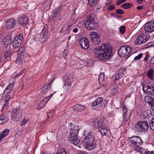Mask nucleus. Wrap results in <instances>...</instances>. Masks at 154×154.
I'll list each match as a JSON object with an SVG mask.
<instances>
[{
  "label": "nucleus",
  "mask_w": 154,
  "mask_h": 154,
  "mask_svg": "<svg viewBox=\"0 0 154 154\" xmlns=\"http://www.w3.org/2000/svg\"><path fill=\"white\" fill-rule=\"evenodd\" d=\"M84 23L86 28L88 30H90L95 29L98 26L96 18L92 14H90L89 16H88Z\"/></svg>",
  "instance_id": "nucleus-3"
},
{
  "label": "nucleus",
  "mask_w": 154,
  "mask_h": 154,
  "mask_svg": "<svg viewBox=\"0 0 154 154\" xmlns=\"http://www.w3.org/2000/svg\"><path fill=\"white\" fill-rule=\"evenodd\" d=\"M73 81V78L72 75H69L67 76L65 82H66V83H69L70 84H72Z\"/></svg>",
  "instance_id": "nucleus-30"
},
{
  "label": "nucleus",
  "mask_w": 154,
  "mask_h": 154,
  "mask_svg": "<svg viewBox=\"0 0 154 154\" xmlns=\"http://www.w3.org/2000/svg\"><path fill=\"white\" fill-rule=\"evenodd\" d=\"M57 16V13H56L54 11L51 16L49 17V20H52Z\"/></svg>",
  "instance_id": "nucleus-42"
},
{
  "label": "nucleus",
  "mask_w": 154,
  "mask_h": 154,
  "mask_svg": "<svg viewBox=\"0 0 154 154\" xmlns=\"http://www.w3.org/2000/svg\"><path fill=\"white\" fill-rule=\"evenodd\" d=\"M14 87L13 83H11L9 84L5 88L3 94V97H5L6 95L10 93Z\"/></svg>",
  "instance_id": "nucleus-17"
},
{
  "label": "nucleus",
  "mask_w": 154,
  "mask_h": 154,
  "mask_svg": "<svg viewBox=\"0 0 154 154\" xmlns=\"http://www.w3.org/2000/svg\"><path fill=\"white\" fill-rule=\"evenodd\" d=\"M48 32L46 30V29L45 28H43L40 34L42 38L43 39L44 38V39H43V42L45 41L47 39L48 37Z\"/></svg>",
  "instance_id": "nucleus-20"
},
{
  "label": "nucleus",
  "mask_w": 154,
  "mask_h": 154,
  "mask_svg": "<svg viewBox=\"0 0 154 154\" xmlns=\"http://www.w3.org/2000/svg\"><path fill=\"white\" fill-rule=\"evenodd\" d=\"M145 30L147 32H151L154 31V20L148 22L145 25Z\"/></svg>",
  "instance_id": "nucleus-12"
},
{
  "label": "nucleus",
  "mask_w": 154,
  "mask_h": 154,
  "mask_svg": "<svg viewBox=\"0 0 154 154\" xmlns=\"http://www.w3.org/2000/svg\"><path fill=\"white\" fill-rule=\"evenodd\" d=\"M123 76V74L119 71H118L115 75V80H118L121 77Z\"/></svg>",
  "instance_id": "nucleus-31"
},
{
  "label": "nucleus",
  "mask_w": 154,
  "mask_h": 154,
  "mask_svg": "<svg viewBox=\"0 0 154 154\" xmlns=\"http://www.w3.org/2000/svg\"><path fill=\"white\" fill-rule=\"evenodd\" d=\"M126 0H119L117 1L116 3L117 5H119L122 3L126 1Z\"/></svg>",
  "instance_id": "nucleus-52"
},
{
  "label": "nucleus",
  "mask_w": 154,
  "mask_h": 154,
  "mask_svg": "<svg viewBox=\"0 0 154 154\" xmlns=\"http://www.w3.org/2000/svg\"><path fill=\"white\" fill-rule=\"evenodd\" d=\"M56 154H66V152L65 149L64 148H63L60 151L57 152Z\"/></svg>",
  "instance_id": "nucleus-43"
},
{
  "label": "nucleus",
  "mask_w": 154,
  "mask_h": 154,
  "mask_svg": "<svg viewBox=\"0 0 154 154\" xmlns=\"http://www.w3.org/2000/svg\"><path fill=\"white\" fill-rule=\"evenodd\" d=\"M149 57V54H146V55L145 56V57L144 58V60H145V61L146 60L148 59Z\"/></svg>",
  "instance_id": "nucleus-57"
},
{
  "label": "nucleus",
  "mask_w": 154,
  "mask_h": 154,
  "mask_svg": "<svg viewBox=\"0 0 154 154\" xmlns=\"http://www.w3.org/2000/svg\"><path fill=\"white\" fill-rule=\"evenodd\" d=\"M44 38H43V39ZM34 39L35 41L36 42H43V40L42 38L40 35H37L35 36L34 37Z\"/></svg>",
  "instance_id": "nucleus-33"
},
{
  "label": "nucleus",
  "mask_w": 154,
  "mask_h": 154,
  "mask_svg": "<svg viewBox=\"0 0 154 154\" xmlns=\"http://www.w3.org/2000/svg\"><path fill=\"white\" fill-rule=\"evenodd\" d=\"M104 78V75L103 74H100L99 77V80L101 79V80H102Z\"/></svg>",
  "instance_id": "nucleus-54"
},
{
  "label": "nucleus",
  "mask_w": 154,
  "mask_h": 154,
  "mask_svg": "<svg viewBox=\"0 0 154 154\" xmlns=\"http://www.w3.org/2000/svg\"><path fill=\"white\" fill-rule=\"evenodd\" d=\"M51 88V86L49 84H46L42 88L41 90V93L42 94H47L49 89Z\"/></svg>",
  "instance_id": "nucleus-22"
},
{
  "label": "nucleus",
  "mask_w": 154,
  "mask_h": 154,
  "mask_svg": "<svg viewBox=\"0 0 154 154\" xmlns=\"http://www.w3.org/2000/svg\"><path fill=\"white\" fill-rule=\"evenodd\" d=\"M28 18L27 17L23 15L19 17L18 19V23L21 25L26 26L28 23Z\"/></svg>",
  "instance_id": "nucleus-16"
},
{
  "label": "nucleus",
  "mask_w": 154,
  "mask_h": 154,
  "mask_svg": "<svg viewBox=\"0 0 154 154\" xmlns=\"http://www.w3.org/2000/svg\"><path fill=\"white\" fill-rule=\"evenodd\" d=\"M153 88H154V85L153 86ZM151 91V94L150 95H154V89H152V91Z\"/></svg>",
  "instance_id": "nucleus-60"
},
{
  "label": "nucleus",
  "mask_w": 154,
  "mask_h": 154,
  "mask_svg": "<svg viewBox=\"0 0 154 154\" xmlns=\"http://www.w3.org/2000/svg\"><path fill=\"white\" fill-rule=\"evenodd\" d=\"M143 54L141 53L139 54L137 56H136L134 58V60H139L142 57Z\"/></svg>",
  "instance_id": "nucleus-46"
},
{
  "label": "nucleus",
  "mask_w": 154,
  "mask_h": 154,
  "mask_svg": "<svg viewBox=\"0 0 154 154\" xmlns=\"http://www.w3.org/2000/svg\"><path fill=\"white\" fill-rule=\"evenodd\" d=\"M79 128L78 126H75L71 128L70 131L69 140L70 142L75 145H77L80 141L77 137Z\"/></svg>",
  "instance_id": "nucleus-5"
},
{
  "label": "nucleus",
  "mask_w": 154,
  "mask_h": 154,
  "mask_svg": "<svg viewBox=\"0 0 154 154\" xmlns=\"http://www.w3.org/2000/svg\"><path fill=\"white\" fill-rule=\"evenodd\" d=\"M132 50V48L131 47L124 45L120 47L118 52L120 56L123 57L128 55Z\"/></svg>",
  "instance_id": "nucleus-8"
},
{
  "label": "nucleus",
  "mask_w": 154,
  "mask_h": 154,
  "mask_svg": "<svg viewBox=\"0 0 154 154\" xmlns=\"http://www.w3.org/2000/svg\"><path fill=\"white\" fill-rule=\"evenodd\" d=\"M149 38L145 35L143 33H141L140 34L136 39L135 44L136 45H141L146 42L148 40Z\"/></svg>",
  "instance_id": "nucleus-11"
},
{
  "label": "nucleus",
  "mask_w": 154,
  "mask_h": 154,
  "mask_svg": "<svg viewBox=\"0 0 154 154\" xmlns=\"http://www.w3.org/2000/svg\"><path fill=\"white\" fill-rule=\"evenodd\" d=\"M72 31L76 33L78 32V29L76 28H75L73 29Z\"/></svg>",
  "instance_id": "nucleus-59"
},
{
  "label": "nucleus",
  "mask_w": 154,
  "mask_h": 154,
  "mask_svg": "<svg viewBox=\"0 0 154 154\" xmlns=\"http://www.w3.org/2000/svg\"><path fill=\"white\" fill-rule=\"evenodd\" d=\"M149 88V86L148 85H143L142 86L143 91L146 93V92Z\"/></svg>",
  "instance_id": "nucleus-40"
},
{
  "label": "nucleus",
  "mask_w": 154,
  "mask_h": 154,
  "mask_svg": "<svg viewBox=\"0 0 154 154\" xmlns=\"http://www.w3.org/2000/svg\"><path fill=\"white\" fill-rule=\"evenodd\" d=\"M10 97L11 96L9 95H8L5 98L4 101L5 102V103L1 110L2 111L5 110L7 108V107L8 106L9 104L8 102Z\"/></svg>",
  "instance_id": "nucleus-19"
},
{
  "label": "nucleus",
  "mask_w": 154,
  "mask_h": 154,
  "mask_svg": "<svg viewBox=\"0 0 154 154\" xmlns=\"http://www.w3.org/2000/svg\"><path fill=\"white\" fill-rule=\"evenodd\" d=\"M61 11V9L60 8H57L54 11L56 13H57V14L58 15V14Z\"/></svg>",
  "instance_id": "nucleus-53"
},
{
  "label": "nucleus",
  "mask_w": 154,
  "mask_h": 154,
  "mask_svg": "<svg viewBox=\"0 0 154 154\" xmlns=\"http://www.w3.org/2000/svg\"><path fill=\"white\" fill-rule=\"evenodd\" d=\"M122 108L123 109V114H127L128 113H130L128 110V109L126 108L125 104L122 105Z\"/></svg>",
  "instance_id": "nucleus-38"
},
{
  "label": "nucleus",
  "mask_w": 154,
  "mask_h": 154,
  "mask_svg": "<svg viewBox=\"0 0 154 154\" xmlns=\"http://www.w3.org/2000/svg\"><path fill=\"white\" fill-rule=\"evenodd\" d=\"M94 128H98L99 131L102 135H106L108 133L106 125L104 122L103 119H97L94 122L93 124Z\"/></svg>",
  "instance_id": "nucleus-4"
},
{
  "label": "nucleus",
  "mask_w": 154,
  "mask_h": 154,
  "mask_svg": "<svg viewBox=\"0 0 154 154\" xmlns=\"http://www.w3.org/2000/svg\"><path fill=\"white\" fill-rule=\"evenodd\" d=\"M151 129L152 130H154V118L152 120L151 123L150 124Z\"/></svg>",
  "instance_id": "nucleus-47"
},
{
  "label": "nucleus",
  "mask_w": 154,
  "mask_h": 154,
  "mask_svg": "<svg viewBox=\"0 0 154 154\" xmlns=\"http://www.w3.org/2000/svg\"><path fill=\"white\" fill-rule=\"evenodd\" d=\"M6 26L8 29H11L15 26L17 21L13 18L9 19L5 21Z\"/></svg>",
  "instance_id": "nucleus-15"
},
{
  "label": "nucleus",
  "mask_w": 154,
  "mask_h": 154,
  "mask_svg": "<svg viewBox=\"0 0 154 154\" xmlns=\"http://www.w3.org/2000/svg\"><path fill=\"white\" fill-rule=\"evenodd\" d=\"M144 100L146 103H148L149 105L150 104L151 106L153 103H154V99L149 96H147L145 97Z\"/></svg>",
  "instance_id": "nucleus-21"
},
{
  "label": "nucleus",
  "mask_w": 154,
  "mask_h": 154,
  "mask_svg": "<svg viewBox=\"0 0 154 154\" xmlns=\"http://www.w3.org/2000/svg\"><path fill=\"white\" fill-rule=\"evenodd\" d=\"M85 109V106L80 104H76L72 107V110L76 111H79Z\"/></svg>",
  "instance_id": "nucleus-23"
},
{
  "label": "nucleus",
  "mask_w": 154,
  "mask_h": 154,
  "mask_svg": "<svg viewBox=\"0 0 154 154\" xmlns=\"http://www.w3.org/2000/svg\"><path fill=\"white\" fill-rule=\"evenodd\" d=\"M95 138L93 133L90 132L84 138L85 147L88 150H91L95 149L97 146V144L95 142Z\"/></svg>",
  "instance_id": "nucleus-2"
},
{
  "label": "nucleus",
  "mask_w": 154,
  "mask_h": 154,
  "mask_svg": "<svg viewBox=\"0 0 154 154\" xmlns=\"http://www.w3.org/2000/svg\"><path fill=\"white\" fill-rule=\"evenodd\" d=\"M132 4L129 3H125L121 5V8L125 9H128L132 7Z\"/></svg>",
  "instance_id": "nucleus-28"
},
{
  "label": "nucleus",
  "mask_w": 154,
  "mask_h": 154,
  "mask_svg": "<svg viewBox=\"0 0 154 154\" xmlns=\"http://www.w3.org/2000/svg\"><path fill=\"white\" fill-rule=\"evenodd\" d=\"M140 149L139 150H136L137 151L139 152L141 154H147V152H146V151L143 149L142 148L140 147Z\"/></svg>",
  "instance_id": "nucleus-48"
},
{
  "label": "nucleus",
  "mask_w": 154,
  "mask_h": 154,
  "mask_svg": "<svg viewBox=\"0 0 154 154\" xmlns=\"http://www.w3.org/2000/svg\"><path fill=\"white\" fill-rule=\"evenodd\" d=\"M125 26H122L120 27L119 31L121 34H123L125 33Z\"/></svg>",
  "instance_id": "nucleus-37"
},
{
  "label": "nucleus",
  "mask_w": 154,
  "mask_h": 154,
  "mask_svg": "<svg viewBox=\"0 0 154 154\" xmlns=\"http://www.w3.org/2000/svg\"><path fill=\"white\" fill-rule=\"evenodd\" d=\"M20 110L21 109L19 107H17L13 109L12 116L15 122L19 121L22 117V115Z\"/></svg>",
  "instance_id": "nucleus-9"
},
{
  "label": "nucleus",
  "mask_w": 154,
  "mask_h": 154,
  "mask_svg": "<svg viewBox=\"0 0 154 154\" xmlns=\"http://www.w3.org/2000/svg\"><path fill=\"white\" fill-rule=\"evenodd\" d=\"M103 100V98L102 97H99L97 98V99L94 101L92 103L91 106L94 107L97 105L100 104Z\"/></svg>",
  "instance_id": "nucleus-26"
},
{
  "label": "nucleus",
  "mask_w": 154,
  "mask_h": 154,
  "mask_svg": "<svg viewBox=\"0 0 154 154\" xmlns=\"http://www.w3.org/2000/svg\"><path fill=\"white\" fill-rule=\"evenodd\" d=\"M71 84H70L69 83H66L65 82V84L64 85V87L66 89V91L69 90L71 86Z\"/></svg>",
  "instance_id": "nucleus-45"
},
{
  "label": "nucleus",
  "mask_w": 154,
  "mask_h": 154,
  "mask_svg": "<svg viewBox=\"0 0 154 154\" xmlns=\"http://www.w3.org/2000/svg\"><path fill=\"white\" fill-rule=\"evenodd\" d=\"M154 70L153 69H150L148 71L147 73V76L150 79H152V76L154 75Z\"/></svg>",
  "instance_id": "nucleus-32"
},
{
  "label": "nucleus",
  "mask_w": 154,
  "mask_h": 154,
  "mask_svg": "<svg viewBox=\"0 0 154 154\" xmlns=\"http://www.w3.org/2000/svg\"><path fill=\"white\" fill-rule=\"evenodd\" d=\"M143 6H138L137 7V10H140L142 9Z\"/></svg>",
  "instance_id": "nucleus-61"
},
{
  "label": "nucleus",
  "mask_w": 154,
  "mask_h": 154,
  "mask_svg": "<svg viewBox=\"0 0 154 154\" xmlns=\"http://www.w3.org/2000/svg\"><path fill=\"white\" fill-rule=\"evenodd\" d=\"M23 35L20 34L19 36L14 37L12 42V45L13 48H17L20 46L23 39Z\"/></svg>",
  "instance_id": "nucleus-10"
},
{
  "label": "nucleus",
  "mask_w": 154,
  "mask_h": 154,
  "mask_svg": "<svg viewBox=\"0 0 154 154\" xmlns=\"http://www.w3.org/2000/svg\"><path fill=\"white\" fill-rule=\"evenodd\" d=\"M26 70L25 69H23L18 74H17L15 76V78H16L18 77L20 75H21Z\"/></svg>",
  "instance_id": "nucleus-49"
},
{
  "label": "nucleus",
  "mask_w": 154,
  "mask_h": 154,
  "mask_svg": "<svg viewBox=\"0 0 154 154\" xmlns=\"http://www.w3.org/2000/svg\"><path fill=\"white\" fill-rule=\"evenodd\" d=\"M152 89H154V88H153V86H149V88H148L147 91L146 93H147L148 94H151V91Z\"/></svg>",
  "instance_id": "nucleus-50"
},
{
  "label": "nucleus",
  "mask_w": 154,
  "mask_h": 154,
  "mask_svg": "<svg viewBox=\"0 0 154 154\" xmlns=\"http://www.w3.org/2000/svg\"><path fill=\"white\" fill-rule=\"evenodd\" d=\"M27 122V121L26 119L25 118H24L20 123V125L21 126H23L26 124Z\"/></svg>",
  "instance_id": "nucleus-51"
},
{
  "label": "nucleus",
  "mask_w": 154,
  "mask_h": 154,
  "mask_svg": "<svg viewBox=\"0 0 154 154\" xmlns=\"http://www.w3.org/2000/svg\"><path fill=\"white\" fill-rule=\"evenodd\" d=\"M151 107L152 110L154 111V103H153L152 105L151 106Z\"/></svg>",
  "instance_id": "nucleus-64"
},
{
  "label": "nucleus",
  "mask_w": 154,
  "mask_h": 154,
  "mask_svg": "<svg viewBox=\"0 0 154 154\" xmlns=\"http://www.w3.org/2000/svg\"><path fill=\"white\" fill-rule=\"evenodd\" d=\"M91 39L94 43L95 44H98L100 42V38L98 34L95 32H91Z\"/></svg>",
  "instance_id": "nucleus-13"
},
{
  "label": "nucleus",
  "mask_w": 154,
  "mask_h": 154,
  "mask_svg": "<svg viewBox=\"0 0 154 154\" xmlns=\"http://www.w3.org/2000/svg\"><path fill=\"white\" fill-rule=\"evenodd\" d=\"M112 48L109 43H103L101 46L92 49L98 59L101 61L108 59L112 56Z\"/></svg>",
  "instance_id": "nucleus-1"
},
{
  "label": "nucleus",
  "mask_w": 154,
  "mask_h": 154,
  "mask_svg": "<svg viewBox=\"0 0 154 154\" xmlns=\"http://www.w3.org/2000/svg\"><path fill=\"white\" fill-rule=\"evenodd\" d=\"M130 113H128L127 114H123V117L124 119V123L126 124L127 123L130 118Z\"/></svg>",
  "instance_id": "nucleus-29"
},
{
  "label": "nucleus",
  "mask_w": 154,
  "mask_h": 154,
  "mask_svg": "<svg viewBox=\"0 0 154 154\" xmlns=\"http://www.w3.org/2000/svg\"><path fill=\"white\" fill-rule=\"evenodd\" d=\"M149 127L148 123L145 121H138L135 125L136 130L139 132H145L148 130Z\"/></svg>",
  "instance_id": "nucleus-7"
},
{
  "label": "nucleus",
  "mask_w": 154,
  "mask_h": 154,
  "mask_svg": "<svg viewBox=\"0 0 154 154\" xmlns=\"http://www.w3.org/2000/svg\"><path fill=\"white\" fill-rule=\"evenodd\" d=\"M143 0H137V3L141 4L143 2Z\"/></svg>",
  "instance_id": "nucleus-62"
},
{
  "label": "nucleus",
  "mask_w": 154,
  "mask_h": 154,
  "mask_svg": "<svg viewBox=\"0 0 154 154\" xmlns=\"http://www.w3.org/2000/svg\"><path fill=\"white\" fill-rule=\"evenodd\" d=\"M150 64H154V56L150 60Z\"/></svg>",
  "instance_id": "nucleus-55"
},
{
  "label": "nucleus",
  "mask_w": 154,
  "mask_h": 154,
  "mask_svg": "<svg viewBox=\"0 0 154 154\" xmlns=\"http://www.w3.org/2000/svg\"><path fill=\"white\" fill-rule=\"evenodd\" d=\"M72 26V25H69V26H68L67 27V26H66V25H64L63 27V28H62V29H64L65 28H68V29L69 28H70V26Z\"/></svg>",
  "instance_id": "nucleus-58"
},
{
  "label": "nucleus",
  "mask_w": 154,
  "mask_h": 154,
  "mask_svg": "<svg viewBox=\"0 0 154 154\" xmlns=\"http://www.w3.org/2000/svg\"><path fill=\"white\" fill-rule=\"evenodd\" d=\"M45 104L46 103H45V101H43V100H42L39 103L38 105V109H41L43 108L44 107Z\"/></svg>",
  "instance_id": "nucleus-36"
},
{
  "label": "nucleus",
  "mask_w": 154,
  "mask_h": 154,
  "mask_svg": "<svg viewBox=\"0 0 154 154\" xmlns=\"http://www.w3.org/2000/svg\"><path fill=\"white\" fill-rule=\"evenodd\" d=\"M115 9V7L113 5H110L108 6L107 8V10L109 11H112Z\"/></svg>",
  "instance_id": "nucleus-39"
},
{
  "label": "nucleus",
  "mask_w": 154,
  "mask_h": 154,
  "mask_svg": "<svg viewBox=\"0 0 154 154\" xmlns=\"http://www.w3.org/2000/svg\"><path fill=\"white\" fill-rule=\"evenodd\" d=\"M25 52L24 50V48L23 47H20L18 50V52L17 53V55L20 56H24L25 55Z\"/></svg>",
  "instance_id": "nucleus-27"
},
{
  "label": "nucleus",
  "mask_w": 154,
  "mask_h": 154,
  "mask_svg": "<svg viewBox=\"0 0 154 154\" xmlns=\"http://www.w3.org/2000/svg\"><path fill=\"white\" fill-rule=\"evenodd\" d=\"M116 12L117 14H123L124 13V11L120 9H116Z\"/></svg>",
  "instance_id": "nucleus-44"
},
{
  "label": "nucleus",
  "mask_w": 154,
  "mask_h": 154,
  "mask_svg": "<svg viewBox=\"0 0 154 154\" xmlns=\"http://www.w3.org/2000/svg\"><path fill=\"white\" fill-rule=\"evenodd\" d=\"M98 0H88V4L91 7H93L97 4Z\"/></svg>",
  "instance_id": "nucleus-34"
},
{
  "label": "nucleus",
  "mask_w": 154,
  "mask_h": 154,
  "mask_svg": "<svg viewBox=\"0 0 154 154\" xmlns=\"http://www.w3.org/2000/svg\"><path fill=\"white\" fill-rule=\"evenodd\" d=\"M148 112H149V110L147 111H145L143 112L141 115L140 118L141 120L146 119L144 120L146 121V119H148L149 117V116Z\"/></svg>",
  "instance_id": "nucleus-25"
},
{
  "label": "nucleus",
  "mask_w": 154,
  "mask_h": 154,
  "mask_svg": "<svg viewBox=\"0 0 154 154\" xmlns=\"http://www.w3.org/2000/svg\"><path fill=\"white\" fill-rule=\"evenodd\" d=\"M9 131L10 130L9 129H5L0 133V142L8 134Z\"/></svg>",
  "instance_id": "nucleus-24"
},
{
  "label": "nucleus",
  "mask_w": 154,
  "mask_h": 154,
  "mask_svg": "<svg viewBox=\"0 0 154 154\" xmlns=\"http://www.w3.org/2000/svg\"><path fill=\"white\" fill-rule=\"evenodd\" d=\"M53 94H51L49 96L45 98L43 100V101H45V103H46L51 98L53 95Z\"/></svg>",
  "instance_id": "nucleus-41"
},
{
  "label": "nucleus",
  "mask_w": 154,
  "mask_h": 154,
  "mask_svg": "<svg viewBox=\"0 0 154 154\" xmlns=\"http://www.w3.org/2000/svg\"><path fill=\"white\" fill-rule=\"evenodd\" d=\"M5 57L8 60L10 58L11 52L10 51H5L4 53Z\"/></svg>",
  "instance_id": "nucleus-35"
},
{
  "label": "nucleus",
  "mask_w": 154,
  "mask_h": 154,
  "mask_svg": "<svg viewBox=\"0 0 154 154\" xmlns=\"http://www.w3.org/2000/svg\"><path fill=\"white\" fill-rule=\"evenodd\" d=\"M88 41L86 38H82L79 42L80 45L81 47L84 49H88L89 47Z\"/></svg>",
  "instance_id": "nucleus-14"
},
{
  "label": "nucleus",
  "mask_w": 154,
  "mask_h": 154,
  "mask_svg": "<svg viewBox=\"0 0 154 154\" xmlns=\"http://www.w3.org/2000/svg\"><path fill=\"white\" fill-rule=\"evenodd\" d=\"M128 140L131 141L130 144L135 150H140L139 146L143 144V141L137 136H133L129 138Z\"/></svg>",
  "instance_id": "nucleus-6"
},
{
  "label": "nucleus",
  "mask_w": 154,
  "mask_h": 154,
  "mask_svg": "<svg viewBox=\"0 0 154 154\" xmlns=\"http://www.w3.org/2000/svg\"><path fill=\"white\" fill-rule=\"evenodd\" d=\"M78 154H88L86 152L84 151H79Z\"/></svg>",
  "instance_id": "nucleus-56"
},
{
  "label": "nucleus",
  "mask_w": 154,
  "mask_h": 154,
  "mask_svg": "<svg viewBox=\"0 0 154 154\" xmlns=\"http://www.w3.org/2000/svg\"><path fill=\"white\" fill-rule=\"evenodd\" d=\"M4 43V46L7 47L9 45H10L11 42V39L9 35L5 36L3 40Z\"/></svg>",
  "instance_id": "nucleus-18"
},
{
  "label": "nucleus",
  "mask_w": 154,
  "mask_h": 154,
  "mask_svg": "<svg viewBox=\"0 0 154 154\" xmlns=\"http://www.w3.org/2000/svg\"><path fill=\"white\" fill-rule=\"evenodd\" d=\"M147 154H153V151H152L151 152L147 151Z\"/></svg>",
  "instance_id": "nucleus-63"
}]
</instances>
